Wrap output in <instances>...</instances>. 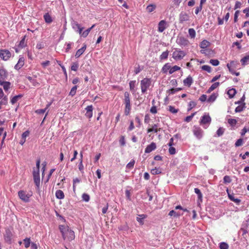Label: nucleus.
<instances>
[{
  "instance_id": "5fc2aeb1",
  "label": "nucleus",
  "mask_w": 249,
  "mask_h": 249,
  "mask_svg": "<svg viewBox=\"0 0 249 249\" xmlns=\"http://www.w3.org/2000/svg\"><path fill=\"white\" fill-rule=\"evenodd\" d=\"M168 110L171 112V113H176L177 112H178V110L176 108H175V107H173V106H169L168 107Z\"/></svg>"
},
{
  "instance_id": "cd10ccee",
  "label": "nucleus",
  "mask_w": 249,
  "mask_h": 249,
  "mask_svg": "<svg viewBox=\"0 0 249 249\" xmlns=\"http://www.w3.org/2000/svg\"><path fill=\"white\" fill-rule=\"evenodd\" d=\"M23 95L22 94H19L14 96L11 100L10 102L12 105L15 104L20 98H21Z\"/></svg>"
},
{
  "instance_id": "bb28decb",
  "label": "nucleus",
  "mask_w": 249,
  "mask_h": 249,
  "mask_svg": "<svg viewBox=\"0 0 249 249\" xmlns=\"http://www.w3.org/2000/svg\"><path fill=\"white\" fill-rule=\"evenodd\" d=\"M146 217V215L145 214H139L138 217H137V221L141 224H143V220Z\"/></svg>"
},
{
  "instance_id": "c85d7f7f",
  "label": "nucleus",
  "mask_w": 249,
  "mask_h": 249,
  "mask_svg": "<svg viewBox=\"0 0 249 249\" xmlns=\"http://www.w3.org/2000/svg\"><path fill=\"white\" fill-rule=\"evenodd\" d=\"M43 17L45 22L47 23H51L53 21L52 17L49 13H46Z\"/></svg>"
},
{
  "instance_id": "39448f33",
  "label": "nucleus",
  "mask_w": 249,
  "mask_h": 249,
  "mask_svg": "<svg viewBox=\"0 0 249 249\" xmlns=\"http://www.w3.org/2000/svg\"><path fill=\"white\" fill-rule=\"evenodd\" d=\"M18 196L20 199L25 202H28L29 201V198L31 195L27 194L26 192L23 190H20L18 192Z\"/></svg>"
},
{
  "instance_id": "a18cd8bd",
  "label": "nucleus",
  "mask_w": 249,
  "mask_h": 249,
  "mask_svg": "<svg viewBox=\"0 0 249 249\" xmlns=\"http://www.w3.org/2000/svg\"><path fill=\"white\" fill-rule=\"evenodd\" d=\"M135 162V161L134 160H131L129 163L127 164L126 168L129 169H131L133 168Z\"/></svg>"
},
{
  "instance_id": "37998d69",
  "label": "nucleus",
  "mask_w": 249,
  "mask_h": 249,
  "mask_svg": "<svg viewBox=\"0 0 249 249\" xmlns=\"http://www.w3.org/2000/svg\"><path fill=\"white\" fill-rule=\"evenodd\" d=\"M2 100L0 101V105H6L8 104V97L5 96L3 98H1Z\"/></svg>"
},
{
  "instance_id": "3c124183",
  "label": "nucleus",
  "mask_w": 249,
  "mask_h": 249,
  "mask_svg": "<svg viewBox=\"0 0 249 249\" xmlns=\"http://www.w3.org/2000/svg\"><path fill=\"white\" fill-rule=\"evenodd\" d=\"M225 129L222 127H220L218 128V129L216 131V134L217 136L220 137L222 136L224 132Z\"/></svg>"
},
{
  "instance_id": "f3484780",
  "label": "nucleus",
  "mask_w": 249,
  "mask_h": 249,
  "mask_svg": "<svg viewBox=\"0 0 249 249\" xmlns=\"http://www.w3.org/2000/svg\"><path fill=\"white\" fill-rule=\"evenodd\" d=\"M227 191L228 193V195L229 199L231 200L234 202V203H235L236 204L239 205L241 202V200L237 198H235L234 196V194L229 193L228 192V190H227Z\"/></svg>"
},
{
  "instance_id": "0e129e2a",
  "label": "nucleus",
  "mask_w": 249,
  "mask_h": 249,
  "mask_svg": "<svg viewBox=\"0 0 249 249\" xmlns=\"http://www.w3.org/2000/svg\"><path fill=\"white\" fill-rule=\"evenodd\" d=\"M243 144V140L242 139H238L235 143V146L238 147L241 146Z\"/></svg>"
},
{
  "instance_id": "393cba45",
  "label": "nucleus",
  "mask_w": 249,
  "mask_h": 249,
  "mask_svg": "<svg viewBox=\"0 0 249 249\" xmlns=\"http://www.w3.org/2000/svg\"><path fill=\"white\" fill-rule=\"evenodd\" d=\"M51 105V104H48L47 105H46V107L44 109H37L35 111V112L37 114H43L48 109V108Z\"/></svg>"
},
{
  "instance_id": "20e7f679",
  "label": "nucleus",
  "mask_w": 249,
  "mask_h": 249,
  "mask_svg": "<svg viewBox=\"0 0 249 249\" xmlns=\"http://www.w3.org/2000/svg\"><path fill=\"white\" fill-rule=\"evenodd\" d=\"M185 53L180 50L175 49L172 53V57L175 60H179L183 58L185 56Z\"/></svg>"
},
{
  "instance_id": "0eeeda50",
  "label": "nucleus",
  "mask_w": 249,
  "mask_h": 249,
  "mask_svg": "<svg viewBox=\"0 0 249 249\" xmlns=\"http://www.w3.org/2000/svg\"><path fill=\"white\" fill-rule=\"evenodd\" d=\"M194 135L198 139H201L203 136V131L201 128L197 126H194L193 129Z\"/></svg>"
},
{
  "instance_id": "b1692460",
  "label": "nucleus",
  "mask_w": 249,
  "mask_h": 249,
  "mask_svg": "<svg viewBox=\"0 0 249 249\" xmlns=\"http://www.w3.org/2000/svg\"><path fill=\"white\" fill-rule=\"evenodd\" d=\"M55 196L58 199H63L64 198V194L63 192L60 190H58L55 192Z\"/></svg>"
},
{
  "instance_id": "5701e85b",
  "label": "nucleus",
  "mask_w": 249,
  "mask_h": 249,
  "mask_svg": "<svg viewBox=\"0 0 249 249\" xmlns=\"http://www.w3.org/2000/svg\"><path fill=\"white\" fill-rule=\"evenodd\" d=\"M187 20V13L185 11H182L179 15V21L183 23Z\"/></svg>"
},
{
  "instance_id": "de8ad7c7",
  "label": "nucleus",
  "mask_w": 249,
  "mask_h": 249,
  "mask_svg": "<svg viewBox=\"0 0 249 249\" xmlns=\"http://www.w3.org/2000/svg\"><path fill=\"white\" fill-rule=\"evenodd\" d=\"M202 70L210 73L212 71L211 67L209 65H203L201 67Z\"/></svg>"
},
{
  "instance_id": "680f3d73",
  "label": "nucleus",
  "mask_w": 249,
  "mask_h": 249,
  "mask_svg": "<svg viewBox=\"0 0 249 249\" xmlns=\"http://www.w3.org/2000/svg\"><path fill=\"white\" fill-rule=\"evenodd\" d=\"M142 69H141L139 65H138L137 67H135L134 68V73H135V74H138L139 72H140L142 71Z\"/></svg>"
},
{
  "instance_id": "c9c22d12",
  "label": "nucleus",
  "mask_w": 249,
  "mask_h": 249,
  "mask_svg": "<svg viewBox=\"0 0 249 249\" xmlns=\"http://www.w3.org/2000/svg\"><path fill=\"white\" fill-rule=\"evenodd\" d=\"M245 108V104L243 103L242 105H240L237 107L235 109L236 112H240L243 110Z\"/></svg>"
},
{
  "instance_id": "473e14b6",
  "label": "nucleus",
  "mask_w": 249,
  "mask_h": 249,
  "mask_svg": "<svg viewBox=\"0 0 249 249\" xmlns=\"http://www.w3.org/2000/svg\"><path fill=\"white\" fill-rule=\"evenodd\" d=\"M210 45V42L206 40H203L200 44L201 48L205 49Z\"/></svg>"
},
{
  "instance_id": "2eb2a0df",
  "label": "nucleus",
  "mask_w": 249,
  "mask_h": 249,
  "mask_svg": "<svg viewBox=\"0 0 249 249\" xmlns=\"http://www.w3.org/2000/svg\"><path fill=\"white\" fill-rule=\"evenodd\" d=\"M152 127L147 129V133H150L154 132V133H157L158 131L160 130V127L159 124H154L152 125Z\"/></svg>"
},
{
  "instance_id": "603ef678",
  "label": "nucleus",
  "mask_w": 249,
  "mask_h": 249,
  "mask_svg": "<svg viewBox=\"0 0 249 249\" xmlns=\"http://www.w3.org/2000/svg\"><path fill=\"white\" fill-rule=\"evenodd\" d=\"M195 192L198 195V198L199 199L201 200L202 198V195L200 191V190L198 188L195 189Z\"/></svg>"
},
{
  "instance_id": "a878e982",
  "label": "nucleus",
  "mask_w": 249,
  "mask_h": 249,
  "mask_svg": "<svg viewBox=\"0 0 249 249\" xmlns=\"http://www.w3.org/2000/svg\"><path fill=\"white\" fill-rule=\"evenodd\" d=\"M241 62L243 66L249 64V54L244 56L241 59Z\"/></svg>"
},
{
  "instance_id": "a211bd4d",
  "label": "nucleus",
  "mask_w": 249,
  "mask_h": 249,
  "mask_svg": "<svg viewBox=\"0 0 249 249\" xmlns=\"http://www.w3.org/2000/svg\"><path fill=\"white\" fill-rule=\"evenodd\" d=\"M87 48V46L86 44H84L83 46L80 48V49H78L75 55V56L76 58L79 57L85 51Z\"/></svg>"
},
{
  "instance_id": "9d476101",
  "label": "nucleus",
  "mask_w": 249,
  "mask_h": 249,
  "mask_svg": "<svg viewBox=\"0 0 249 249\" xmlns=\"http://www.w3.org/2000/svg\"><path fill=\"white\" fill-rule=\"evenodd\" d=\"M0 57L3 60L6 61L11 57V53L7 50H0Z\"/></svg>"
},
{
  "instance_id": "412c9836",
  "label": "nucleus",
  "mask_w": 249,
  "mask_h": 249,
  "mask_svg": "<svg viewBox=\"0 0 249 249\" xmlns=\"http://www.w3.org/2000/svg\"><path fill=\"white\" fill-rule=\"evenodd\" d=\"M7 76V72L4 69H0V81H3L6 78Z\"/></svg>"
},
{
  "instance_id": "49530a36",
  "label": "nucleus",
  "mask_w": 249,
  "mask_h": 249,
  "mask_svg": "<svg viewBox=\"0 0 249 249\" xmlns=\"http://www.w3.org/2000/svg\"><path fill=\"white\" fill-rule=\"evenodd\" d=\"M25 247L28 248L31 244L30 239L29 238H26L23 240Z\"/></svg>"
},
{
  "instance_id": "2f4dec72",
  "label": "nucleus",
  "mask_w": 249,
  "mask_h": 249,
  "mask_svg": "<svg viewBox=\"0 0 249 249\" xmlns=\"http://www.w3.org/2000/svg\"><path fill=\"white\" fill-rule=\"evenodd\" d=\"M168 55H169V52L168 51L163 52L160 56V60H162L167 59L168 58Z\"/></svg>"
},
{
  "instance_id": "13d9d810",
  "label": "nucleus",
  "mask_w": 249,
  "mask_h": 249,
  "mask_svg": "<svg viewBox=\"0 0 249 249\" xmlns=\"http://www.w3.org/2000/svg\"><path fill=\"white\" fill-rule=\"evenodd\" d=\"M82 199L86 202H88L89 200V196L87 194H83L82 195Z\"/></svg>"
},
{
  "instance_id": "6ab92c4d",
  "label": "nucleus",
  "mask_w": 249,
  "mask_h": 249,
  "mask_svg": "<svg viewBox=\"0 0 249 249\" xmlns=\"http://www.w3.org/2000/svg\"><path fill=\"white\" fill-rule=\"evenodd\" d=\"M171 68V65L169 63H167L162 67L161 72L164 74H167L168 72H169Z\"/></svg>"
},
{
  "instance_id": "c03bdc74",
  "label": "nucleus",
  "mask_w": 249,
  "mask_h": 249,
  "mask_svg": "<svg viewBox=\"0 0 249 249\" xmlns=\"http://www.w3.org/2000/svg\"><path fill=\"white\" fill-rule=\"evenodd\" d=\"M219 248L220 249H228L229 245L225 242H221L219 244Z\"/></svg>"
},
{
  "instance_id": "e433bc0d",
  "label": "nucleus",
  "mask_w": 249,
  "mask_h": 249,
  "mask_svg": "<svg viewBox=\"0 0 249 249\" xmlns=\"http://www.w3.org/2000/svg\"><path fill=\"white\" fill-rule=\"evenodd\" d=\"M219 85V82H215L208 89V92H211L213 90L216 88H217Z\"/></svg>"
},
{
  "instance_id": "1a4fd4ad",
  "label": "nucleus",
  "mask_w": 249,
  "mask_h": 249,
  "mask_svg": "<svg viewBox=\"0 0 249 249\" xmlns=\"http://www.w3.org/2000/svg\"><path fill=\"white\" fill-rule=\"evenodd\" d=\"M177 43L181 46H185L187 45V38L185 36L180 34L178 36L177 39Z\"/></svg>"
},
{
  "instance_id": "423d86ee",
  "label": "nucleus",
  "mask_w": 249,
  "mask_h": 249,
  "mask_svg": "<svg viewBox=\"0 0 249 249\" xmlns=\"http://www.w3.org/2000/svg\"><path fill=\"white\" fill-rule=\"evenodd\" d=\"M34 182L38 188L40 185V174L38 169H34L33 172Z\"/></svg>"
},
{
  "instance_id": "09e8293b",
  "label": "nucleus",
  "mask_w": 249,
  "mask_h": 249,
  "mask_svg": "<svg viewBox=\"0 0 249 249\" xmlns=\"http://www.w3.org/2000/svg\"><path fill=\"white\" fill-rule=\"evenodd\" d=\"M216 97L217 96L215 94H213L207 99V102H213L215 100Z\"/></svg>"
},
{
  "instance_id": "aec40b11",
  "label": "nucleus",
  "mask_w": 249,
  "mask_h": 249,
  "mask_svg": "<svg viewBox=\"0 0 249 249\" xmlns=\"http://www.w3.org/2000/svg\"><path fill=\"white\" fill-rule=\"evenodd\" d=\"M0 85L3 87L4 90L7 91L9 89L11 84L9 82L0 81Z\"/></svg>"
},
{
  "instance_id": "4468645a",
  "label": "nucleus",
  "mask_w": 249,
  "mask_h": 249,
  "mask_svg": "<svg viewBox=\"0 0 249 249\" xmlns=\"http://www.w3.org/2000/svg\"><path fill=\"white\" fill-rule=\"evenodd\" d=\"M25 59L24 57L21 56L19 57L18 62L15 66V69L18 70L21 68L24 64Z\"/></svg>"
},
{
  "instance_id": "69168bd1",
  "label": "nucleus",
  "mask_w": 249,
  "mask_h": 249,
  "mask_svg": "<svg viewBox=\"0 0 249 249\" xmlns=\"http://www.w3.org/2000/svg\"><path fill=\"white\" fill-rule=\"evenodd\" d=\"M57 62L58 64V65L61 67V69H62L63 71L64 72V73L65 74L66 76H67V71H66V68H65V67L63 65H61V62L60 61H57Z\"/></svg>"
},
{
  "instance_id": "864d4df0",
  "label": "nucleus",
  "mask_w": 249,
  "mask_h": 249,
  "mask_svg": "<svg viewBox=\"0 0 249 249\" xmlns=\"http://www.w3.org/2000/svg\"><path fill=\"white\" fill-rule=\"evenodd\" d=\"M231 179L230 176H225L223 178V182L224 183H229L231 182Z\"/></svg>"
},
{
  "instance_id": "774afa93",
  "label": "nucleus",
  "mask_w": 249,
  "mask_h": 249,
  "mask_svg": "<svg viewBox=\"0 0 249 249\" xmlns=\"http://www.w3.org/2000/svg\"><path fill=\"white\" fill-rule=\"evenodd\" d=\"M202 9V6L199 4V6L196 7L195 9V14L197 15Z\"/></svg>"
},
{
  "instance_id": "f8f14e48",
  "label": "nucleus",
  "mask_w": 249,
  "mask_h": 249,
  "mask_svg": "<svg viewBox=\"0 0 249 249\" xmlns=\"http://www.w3.org/2000/svg\"><path fill=\"white\" fill-rule=\"evenodd\" d=\"M167 27V22L164 20L160 21L158 24V31L162 33L164 30Z\"/></svg>"
},
{
  "instance_id": "4d7b16f0",
  "label": "nucleus",
  "mask_w": 249,
  "mask_h": 249,
  "mask_svg": "<svg viewBox=\"0 0 249 249\" xmlns=\"http://www.w3.org/2000/svg\"><path fill=\"white\" fill-rule=\"evenodd\" d=\"M181 90L180 88H176V89H171L169 90L168 92L170 94H173L176 93L177 91H178Z\"/></svg>"
},
{
  "instance_id": "a19ab883",
  "label": "nucleus",
  "mask_w": 249,
  "mask_h": 249,
  "mask_svg": "<svg viewBox=\"0 0 249 249\" xmlns=\"http://www.w3.org/2000/svg\"><path fill=\"white\" fill-rule=\"evenodd\" d=\"M79 67V64L77 62H73L72 63L71 66V71H77Z\"/></svg>"
},
{
  "instance_id": "dca6fc26",
  "label": "nucleus",
  "mask_w": 249,
  "mask_h": 249,
  "mask_svg": "<svg viewBox=\"0 0 249 249\" xmlns=\"http://www.w3.org/2000/svg\"><path fill=\"white\" fill-rule=\"evenodd\" d=\"M86 112L85 113V116L89 118H91L92 117V111H93V107L92 105L88 106L86 108Z\"/></svg>"
},
{
  "instance_id": "ddd939ff",
  "label": "nucleus",
  "mask_w": 249,
  "mask_h": 249,
  "mask_svg": "<svg viewBox=\"0 0 249 249\" xmlns=\"http://www.w3.org/2000/svg\"><path fill=\"white\" fill-rule=\"evenodd\" d=\"M157 148L156 144L152 142L150 144L148 145L145 149L144 152L145 153H149L152 151L155 150Z\"/></svg>"
},
{
  "instance_id": "c756f323",
  "label": "nucleus",
  "mask_w": 249,
  "mask_h": 249,
  "mask_svg": "<svg viewBox=\"0 0 249 249\" xmlns=\"http://www.w3.org/2000/svg\"><path fill=\"white\" fill-rule=\"evenodd\" d=\"M28 79L30 81L33 86L35 87H37L39 86V83L36 81V79L33 78L32 77L29 76Z\"/></svg>"
},
{
  "instance_id": "e2e57ef3",
  "label": "nucleus",
  "mask_w": 249,
  "mask_h": 249,
  "mask_svg": "<svg viewBox=\"0 0 249 249\" xmlns=\"http://www.w3.org/2000/svg\"><path fill=\"white\" fill-rule=\"evenodd\" d=\"M228 122L231 125H234L237 123V121L234 119H229Z\"/></svg>"
},
{
  "instance_id": "f257e3e1",
  "label": "nucleus",
  "mask_w": 249,
  "mask_h": 249,
  "mask_svg": "<svg viewBox=\"0 0 249 249\" xmlns=\"http://www.w3.org/2000/svg\"><path fill=\"white\" fill-rule=\"evenodd\" d=\"M59 229L64 240L71 241L74 239V232L68 226L61 225L59 226Z\"/></svg>"
},
{
  "instance_id": "ea45409f",
  "label": "nucleus",
  "mask_w": 249,
  "mask_h": 249,
  "mask_svg": "<svg viewBox=\"0 0 249 249\" xmlns=\"http://www.w3.org/2000/svg\"><path fill=\"white\" fill-rule=\"evenodd\" d=\"M156 6L154 4H150L148 5L146 7L147 11L150 13L153 12L156 8Z\"/></svg>"
},
{
  "instance_id": "bf43d9fd",
  "label": "nucleus",
  "mask_w": 249,
  "mask_h": 249,
  "mask_svg": "<svg viewBox=\"0 0 249 249\" xmlns=\"http://www.w3.org/2000/svg\"><path fill=\"white\" fill-rule=\"evenodd\" d=\"M90 31L91 30H90L89 28L87 29L86 30L83 32L82 34V36L83 37H86L88 36V35H89V33L90 32Z\"/></svg>"
},
{
  "instance_id": "338daca9",
  "label": "nucleus",
  "mask_w": 249,
  "mask_h": 249,
  "mask_svg": "<svg viewBox=\"0 0 249 249\" xmlns=\"http://www.w3.org/2000/svg\"><path fill=\"white\" fill-rule=\"evenodd\" d=\"M119 142L122 146H124L125 144L124 137L122 136L119 140Z\"/></svg>"
},
{
  "instance_id": "052dcab7",
  "label": "nucleus",
  "mask_w": 249,
  "mask_h": 249,
  "mask_svg": "<svg viewBox=\"0 0 249 249\" xmlns=\"http://www.w3.org/2000/svg\"><path fill=\"white\" fill-rule=\"evenodd\" d=\"M169 152L170 153V154L171 155H174L176 154V150L175 149V148H174V147H172V146H169Z\"/></svg>"
},
{
  "instance_id": "4c0bfd02",
  "label": "nucleus",
  "mask_w": 249,
  "mask_h": 249,
  "mask_svg": "<svg viewBox=\"0 0 249 249\" xmlns=\"http://www.w3.org/2000/svg\"><path fill=\"white\" fill-rule=\"evenodd\" d=\"M180 69V68L179 67L176 66V65L172 67L171 66L170 70L169 71V74H172L174 72H175V71L179 70Z\"/></svg>"
},
{
  "instance_id": "6e6d98bb",
  "label": "nucleus",
  "mask_w": 249,
  "mask_h": 249,
  "mask_svg": "<svg viewBox=\"0 0 249 249\" xmlns=\"http://www.w3.org/2000/svg\"><path fill=\"white\" fill-rule=\"evenodd\" d=\"M210 63L214 66H217L219 64V62L217 59H211Z\"/></svg>"
},
{
  "instance_id": "7c9ffc66",
  "label": "nucleus",
  "mask_w": 249,
  "mask_h": 249,
  "mask_svg": "<svg viewBox=\"0 0 249 249\" xmlns=\"http://www.w3.org/2000/svg\"><path fill=\"white\" fill-rule=\"evenodd\" d=\"M236 91L235 89H233V88L230 89L227 92V94H228L229 97L230 98L233 97L235 95V94H236Z\"/></svg>"
},
{
  "instance_id": "58836bf2",
  "label": "nucleus",
  "mask_w": 249,
  "mask_h": 249,
  "mask_svg": "<svg viewBox=\"0 0 249 249\" xmlns=\"http://www.w3.org/2000/svg\"><path fill=\"white\" fill-rule=\"evenodd\" d=\"M189 36L191 38H194L196 36V31L193 28H190L188 30Z\"/></svg>"
},
{
  "instance_id": "8fccbe9b",
  "label": "nucleus",
  "mask_w": 249,
  "mask_h": 249,
  "mask_svg": "<svg viewBox=\"0 0 249 249\" xmlns=\"http://www.w3.org/2000/svg\"><path fill=\"white\" fill-rule=\"evenodd\" d=\"M77 89V86H75L72 87L70 92L69 95H71V96H73L76 94Z\"/></svg>"
},
{
  "instance_id": "7ed1b4c3",
  "label": "nucleus",
  "mask_w": 249,
  "mask_h": 249,
  "mask_svg": "<svg viewBox=\"0 0 249 249\" xmlns=\"http://www.w3.org/2000/svg\"><path fill=\"white\" fill-rule=\"evenodd\" d=\"M151 84V80L150 78H144L141 81V88L142 92L144 93L149 88Z\"/></svg>"
},
{
  "instance_id": "9b49d317",
  "label": "nucleus",
  "mask_w": 249,
  "mask_h": 249,
  "mask_svg": "<svg viewBox=\"0 0 249 249\" xmlns=\"http://www.w3.org/2000/svg\"><path fill=\"white\" fill-rule=\"evenodd\" d=\"M239 63L237 61H231L230 63L227 64V67L231 73H233V71L235 70L238 67Z\"/></svg>"
},
{
  "instance_id": "4be33fe9",
  "label": "nucleus",
  "mask_w": 249,
  "mask_h": 249,
  "mask_svg": "<svg viewBox=\"0 0 249 249\" xmlns=\"http://www.w3.org/2000/svg\"><path fill=\"white\" fill-rule=\"evenodd\" d=\"M130 90L132 93H134L136 91L135 88L136 86V81L132 80L129 82V83Z\"/></svg>"
},
{
  "instance_id": "f03ea898",
  "label": "nucleus",
  "mask_w": 249,
  "mask_h": 249,
  "mask_svg": "<svg viewBox=\"0 0 249 249\" xmlns=\"http://www.w3.org/2000/svg\"><path fill=\"white\" fill-rule=\"evenodd\" d=\"M124 104L125 105L124 114L127 116L130 114L131 109L130 94L127 91H125L124 93Z\"/></svg>"
},
{
  "instance_id": "6e6552de",
  "label": "nucleus",
  "mask_w": 249,
  "mask_h": 249,
  "mask_svg": "<svg viewBox=\"0 0 249 249\" xmlns=\"http://www.w3.org/2000/svg\"><path fill=\"white\" fill-rule=\"evenodd\" d=\"M211 122V118L210 116L209 115H204L202 117L200 120V124L202 125H206V126H204V127L206 128L210 124Z\"/></svg>"
},
{
  "instance_id": "f704fd0d",
  "label": "nucleus",
  "mask_w": 249,
  "mask_h": 249,
  "mask_svg": "<svg viewBox=\"0 0 249 249\" xmlns=\"http://www.w3.org/2000/svg\"><path fill=\"white\" fill-rule=\"evenodd\" d=\"M182 214H183V213H179V212H176L174 210H172V211H170V212L169 213V215H170L171 216H174L175 217H177L180 215H182Z\"/></svg>"
},
{
  "instance_id": "79ce46f5",
  "label": "nucleus",
  "mask_w": 249,
  "mask_h": 249,
  "mask_svg": "<svg viewBox=\"0 0 249 249\" xmlns=\"http://www.w3.org/2000/svg\"><path fill=\"white\" fill-rule=\"evenodd\" d=\"M151 173L153 175H158L161 173V171L160 168L155 167L151 170Z\"/></svg>"
},
{
  "instance_id": "72a5a7b5",
  "label": "nucleus",
  "mask_w": 249,
  "mask_h": 249,
  "mask_svg": "<svg viewBox=\"0 0 249 249\" xmlns=\"http://www.w3.org/2000/svg\"><path fill=\"white\" fill-rule=\"evenodd\" d=\"M71 26L73 29L75 31H76L77 29L81 27V25L77 21H73L71 22Z\"/></svg>"
}]
</instances>
